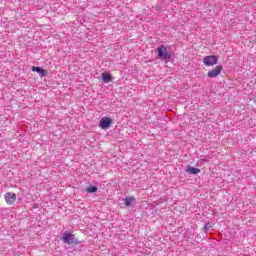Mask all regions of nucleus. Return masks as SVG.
Wrapping results in <instances>:
<instances>
[{
  "mask_svg": "<svg viewBox=\"0 0 256 256\" xmlns=\"http://www.w3.org/2000/svg\"><path fill=\"white\" fill-rule=\"evenodd\" d=\"M4 199L7 203V205H13L15 203V201H17V195L13 192H7L4 195Z\"/></svg>",
  "mask_w": 256,
  "mask_h": 256,
  "instance_id": "nucleus-5",
  "label": "nucleus"
},
{
  "mask_svg": "<svg viewBox=\"0 0 256 256\" xmlns=\"http://www.w3.org/2000/svg\"><path fill=\"white\" fill-rule=\"evenodd\" d=\"M112 125L113 119L107 116L102 117L98 123V127H100V129H103V131H107V129H110Z\"/></svg>",
  "mask_w": 256,
  "mask_h": 256,
  "instance_id": "nucleus-2",
  "label": "nucleus"
},
{
  "mask_svg": "<svg viewBox=\"0 0 256 256\" xmlns=\"http://www.w3.org/2000/svg\"><path fill=\"white\" fill-rule=\"evenodd\" d=\"M219 61V58L215 55L205 56L202 60L205 67H213L214 65H217Z\"/></svg>",
  "mask_w": 256,
  "mask_h": 256,
  "instance_id": "nucleus-3",
  "label": "nucleus"
},
{
  "mask_svg": "<svg viewBox=\"0 0 256 256\" xmlns=\"http://www.w3.org/2000/svg\"><path fill=\"white\" fill-rule=\"evenodd\" d=\"M102 79L104 81V83H111V81H113V76H111V74L109 73H102Z\"/></svg>",
  "mask_w": 256,
  "mask_h": 256,
  "instance_id": "nucleus-9",
  "label": "nucleus"
},
{
  "mask_svg": "<svg viewBox=\"0 0 256 256\" xmlns=\"http://www.w3.org/2000/svg\"><path fill=\"white\" fill-rule=\"evenodd\" d=\"M213 225H215V223H206V225H205V229H206V231H208V229H211V227H213Z\"/></svg>",
  "mask_w": 256,
  "mask_h": 256,
  "instance_id": "nucleus-12",
  "label": "nucleus"
},
{
  "mask_svg": "<svg viewBox=\"0 0 256 256\" xmlns=\"http://www.w3.org/2000/svg\"><path fill=\"white\" fill-rule=\"evenodd\" d=\"M158 59H162V61H167L171 59V53L167 51V46L161 45L157 48Z\"/></svg>",
  "mask_w": 256,
  "mask_h": 256,
  "instance_id": "nucleus-1",
  "label": "nucleus"
},
{
  "mask_svg": "<svg viewBox=\"0 0 256 256\" xmlns=\"http://www.w3.org/2000/svg\"><path fill=\"white\" fill-rule=\"evenodd\" d=\"M223 72V66L222 65H217L215 68L211 69L207 73L208 79H215L221 75Z\"/></svg>",
  "mask_w": 256,
  "mask_h": 256,
  "instance_id": "nucleus-4",
  "label": "nucleus"
},
{
  "mask_svg": "<svg viewBox=\"0 0 256 256\" xmlns=\"http://www.w3.org/2000/svg\"><path fill=\"white\" fill-rule=\"evenodd\" d=\"M97 186H90L86 189L87 193H97Z\"/></svg>",
  "mask_w": 256,
  "mask_h": 256,
  "instance_id": "nucleus-11",
  "label": "nucleus"
},
{
  "mask_svg": "<svg viewBox=\"0 0 256 256\" xmlns=\"http://www.w3.org/2000/svg\"><path fill=\"white\" fill-rule=\"evenodd\" d=\"M32 71H34L35 73H38L40 75V77H47V75H48L47 70H45L39 66H33Z\"/></svg>",
  "mask_w": 256,
  "mask_h": 256,
  "instance_id": "nucleus-7",
  "label": "nucleus"
},
{
  "mask_svg": "<svg viewBox=\"0 0 256 256\" xmlns=\"http://www.w3.org/2000/svg\"><path fill=\"white\" fill-rule=\"evenodd\" d=\"M74 235L69 232H64L62 235V241L63 243H73Z\"/></svg>",
  "mask_w": 256,
  "mask_h": 256,
  "instance_id": "nucleus-6",
  "label": "nucleus"
},
{
  "mask_svg": "<svg viewBox=\"0 0 256 256\" xmlns=\"http://www.w3.org/2000/svg\"><path fill=\"white\" fill-rule=\"evenodd\" d=\"M186 173H189L190 175H197L198 173H201V169L188 166L186 168Z\"/></svg>",
  "mask_w": 256,
  "mask_h": 256,
  "instance_id": "nucleus-8",
  "label": "nucleus"
},
{
  "mask_svg": "<svg viewBox=\"0 0 256 256\" xmlns=\"http://www.w3.org/2000/svg\"><path fill=\"white\" fill-rule=\"evenodd\" d=\"M126 207H131V205H134L135 199L133 197H128L124 199Z\"/></svg>",
  "mask_w": 256,
  "mask_h": 256,
  "instance_id": "nucleus-10",
  "label": "nucleus"
}]
</instances>
